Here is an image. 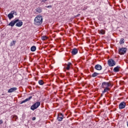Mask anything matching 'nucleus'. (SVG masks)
Instances as JSON below:
<instances>
[{
  "label": "nucleus",
  "mask_w": 128,
  "mask_h": 128,
  "mask_svg": "<svg viewBox=\"0 0 128 128\" xmlns=\"http://www.w3.org/2000/svg\"><path fill=\"white\" fill-rule=\"evenodd\" d=\"M46 8H52V6H47Z\"/></svg>",
  "instance_id": "obj_29"
},
{
  "label": "nucleus",
  "mask_w": 128,
  "mask_h": 128,
  "mask_svg": "<svg viewBox=\"0 0 128 128\" xmlns=\"http://www.w3.org/2000/svg\"><path fill=\"white\" fill-rule=\"evenodd\" d=\"M42 40H48V37L46 36H43L42 38Z\"/></svg>",
  "instance_id": "obj_25"
},
{
  "label": "nucleus",
  "mask_w": 128,
  "mask_h": 128,
  "mask_svg": "<svg viewBox=\"0 0 128 128\" xmlns=\"http://www.w3.org/2000/svg\"><path fill=\"white\" fill-rule=\"evenodd\" d=\"M120 66H117L114 68V72H120Z\"/></svg>",
  "instance_id": "obj_13"
},
{
  "label": "nucleus",
  "mask_w": 128,
  "mask_h": 128,
  "mask_svg": "<svg viewBox=\"0 0 128 128\" xmlns=\"http://www.w3.org/2000/svg\"><path fill=\"white\" fill-rule=\"evenodd\" d=\"M39 84H40V86H44V81L42 80H39L38 82Z\"/></svg>",
  "instance_id": "obj_21"
},
{
  "label": "nucleus",
  "mask_w": 128,
  "mask_h": 128,
  "mask_svg": "<svg viewBox=\"0 0 128 128\" xmlns=\"http://www.w3.org/2000/svg\"><path fill=\"white\" fill-rule=\"evenodd\" d=\"M36 46H32L30 48L31 52H36Z\"/></svg>",
  "instance_id": "obj_18"
},
{
  "label": "nucleus",
  "mask_w": 128,
  "mask_h": 128,
  "mask_svg": "<svg viewBox=\"0 0 128 128\" xmlns=\"http://www.w3.org/2000/svg\"><path fill=\"white\" fill-rule=\"evenodd\" d=\"M23 22H22L20 21H18V22L16 23V26H18V27H20L22 26Z\"/></svg>",
  "instance_id": "obj_14"
},
{
  "label": "nucleus",
  "mask_w": 128,
  "mask_h": 128,
  "mask_svg": "<svg viewBox=\"0 0 128 128\" xmlns=\"http://www.w3.org/2000/svg\"><path fill=\"white\" fill-rule=\"evenodd\" d=\"M104 91L102 92V93L103 94H104V92H109V90H110V88H108H108H104Z\"/></svg>",
  "instance_id": "obj_19"
},
{
  "label": "nucleus",
  "mask_w": 128,
  "mask_h": 128,
  "mask_svg": "<svg viewBox=\"0 0 128 128\" xmlns=\"http://www.w3.org/2000/svg\"><path fill=\"white\" fill-rule=\"evenodd\" d=\"M16 41L14 40H13L12 42H10V46H15L16 45Z\"/></svg>",
  "instance_id": "obj_24"
},
{
  "label": "nucleus",
  "mask_w": 128,
  "mask_h": 128,
  "mask_svg": "<svg viewBox=\"0 0 128 128\" xmlns=\"http://www.w3.org/2000/svg\"><path fill=\"white\" fill-rule=\"evenodd\" d=\"M111 84H110V83H109L108 82H104L102 83V88H108L109 86H110Z\"/></svg>",
  "instance_id": "obj_5"
},
{
  "label": "nucleus",
  "mask_w": 128,
  "mask_h": 128,
  "mask_svg": "<svg viewBox=\"0 0 128 128\" xmlns=\"http://www.w3.org/2000/svg\"><path fill=\"white\" fill-rule=\"evenodd\" d=\"M36 117H33L32 118V120H36Z\"/></svg>",
  "instance_id": "obj_30"
},
{
  "label": "nucleus",
  "mask_w": 128,
  "mask_h": 128,
  "mask_svg": "<svg viewBox=\"0 0 128 128\" xmlns=\"http://www.w3.org/2000/svg\"><path fill=\"white\" fill-rule=\"evenodd\" d=\"M12 118H13L14 120H18V116H13Z\"/></svg>",
  "instance_id": "obj_26"
},
{
  "label": "nucleus",
  "mask_w": 128,
  "mask_h": 128,
  "mask_svg": "<svg viewBox=\"0 0 128 128\" xmlns=\"http://www.w3.org/2000/svg\"><path fill=\"white\" fill-rule=\"evenodd\" d=\"M72 54L74 55L76 54H78V49L76 48H73L72 51Z\"/></svg>",
  "instance_id": "obj_15"
},
{
  "label": "nucleus",
  "mask_w": 128,
  "mask_h": 128,
  "mask_svg": "<svg viewBox=\"0 0 128 128\" xmlns=\"http://www.w3.org/2000/svg\"><path fill=\"white\" fill-rule=\"evenodd\" d=\"M126 52V48H122L118 50V54H124Z\"/></svg>",
  "instance_id": "obj_4"
},
{
  "label": "nucleus",
  "mask_w": 128,
  "mask_h": 128,
  "mask_svg": "<svg viewBox=\"0 0 128 128\" xmlns=\"http://www.w3.org/2000/svg\"><path fill=\"white\" fill-rule=\"evenodd\" d=\"M99 34H106V30H99Z\"/></svg>",
  "instance_id": "obj_20"
},
{
  "label": "nucleus",
  "mask_w": 128,
  "mask_h": 128,
  "mask_svg": "<svg viewBox=\"0 0 128 128\" xmlns=\"http://www.w3.org/2000/svg\"><path fill=\"white\" fill-rule=\"evenodd\" d=\"M72 63L68 62L67 66L66 67V70H70V68H72Z\"/></svg>",
  "instance_id": "obj_16"
},
{
  "label": "nucleus",
  "mask_w": 128,
  "mask_h": 128,
  "mask_svg": "<svg viewBox=\"0 0 128 128\" xmlns=\"http://www.w3.org/2000/svg\"><path fill=\"white\" fill-rule=\"evenodd\" d=\"M108 64L109 66H116V61L112 59H110L108 60Z\"/></svg>",
  "instance_id": "obj_6"
},
{
  "label": "nucleus",
  "mask_w": 128,
  "mask_h": 128,
  "mask_svg": "<svg viewBox=\"0 0 128 128\" xmlns=\"http://www.w3.org/2000/svg\"><path fill=\"white\" fill-rule=\"evenodd\" d=\"M40 106V102H36L32 106H31L30 109L32 110H36V108H38Z\"/></svg>",
  "instance_id": "obj_2"
},
{
  "label": "nucleus",
  "mask_w": 128,
  "mask_h": 128,
  "mask_svg": "<svg viewBox=\"0 0 128 128\" xmlns=\"http://www.w3.org/2000/svg\"><path fill=\"white\" fill-rule=\"evenodd\" d=\"M48 0H42L41 2H43L42 4H44Z\"/></svg>",
  "instance_id": "obj_27"
},
{
  "label": "nucleus",
  "mask_w": 128,
  "mask_h": 128,
  "mask_svg": "<svg viewBox=\"0 0 128 128\" xmlns=\"http://www.w3.org/2000/svg\"><path fill=\"white\" fill-rule=\"evenodd\" d=\"M126 102H122L119 104V108L120 110H122L123 108H126Z\"/></svg>",
  "instance_id": "obj_8"
},
{
  "label": "nucleus",
  "mask_w": 128,
  "mask_h": 128,
  "mask_svg": "<svg viewBox=\"0 0 128 128\" xmlns=\"http://www.w3.org/2000/svg\"><path fill=\"white\" fill-rule=\"evenodd\" d=\"M18 22H20V20L18 19H14V20H12L9 24H8V26H12V28L14 26V24H16Z\"/></svg>",
  "instance_id": "obj_3"
},
{
  "label": "nucleus",
  "mask_w": 128,
  "mask_h": 128,
  "mask_svg": "<svg viewBox=\"0 0 128 128\" xmlns=\"http://www.w3.org/2000/svg\"><path fill=\"white\" fill-rule=\"evenodd\" d=\"M34 24L36 26H40L42 24V16H38L34 20Z\"/></svg>",
  "instance_id": "obj_1"
},
{
  "label": "nucleus",
  "mask_w": 128,
  "mask_h": 128,
  "mask_svg": "<svg viewBox=\"0 0 128 128\" xmlns=\"http://www.w3.org/2000/svg\"><path fill=\"white\" fill-rule=\"evenodd\" d=\"M80 16V14H79L77 15V16Z\"/></svg>",
  "instance_id": "obj_31"
},
{
  "label": "nucleus",
  "mask_w": 128,
  "mask_h": 128,
  "mask_svg": "<svg viewBox=\"0 0 128 128\" xmlns=\"http://www.w3.org/2000/svg\"><path fill=\"white\" fill-rule=\"evenodd\" d=\"M32 96H30L29 98H26L25 100H22L20 104H22L24 102H28L29 100H32Z\"/></svg>",
  "instance_id": "obj_11"
},
{
  "label": "nucleus",
  "mask_w": 128,
  "mask_h": 128,
  "mask_svg": "<svg viewBox=\"0 0 128 128\" xmlns=\"http://www.w3.org/2000/svg\"><path fill=\"white\" fill-rule=\"evenodd\" d=\"M98 74H99L94 72L92 74V78H96V76H98Z\"/></svg>",
  "instance_id": "obj_22"
},
{
  "label": "nucleus",
  "mask_w": 128,
  "mask_h": 128,
  "mask_svg": "<svg viewBox=\"0 0 128 128\" xmlns=\"http://www.w3.org/2000/svg\"><path fill=\"white\" fill-rule=\"evenodd\" d=\"M36 12H38V14H40V12H42V8L38 7V8L36 10Z\"/></svg>",
  "instance_id": "obj_17"
},
{
  "label": "nucleus",
  "mask_w": 128,
  "mask_h": 128,
  "mask_svg": "<svg viewBox=\"0 0 128 128\" xmlns=\"http://www.w3.org/2000/svg\"><path fill=\"white\" fill-rule=\"evenodd\" d=\"M18 90V88L14 87L8 90V92L10 93V92H16Z\"/></svg>",
  "instance_id": "obj_12"
},
{
  "label": "nucleus",
  "mask_w": 128,
  "mask_h": 128,
  "mask_svg": "<svg viewBox=\"0 0 128 128\" xmlns=\"http://www.w3.org/2000/svg\"><path fill=\"white\" fill-rule=\"evenodd\" d=\"M124 39L123 38H121L120 42V44H124Z\"/></svg>",
  "instance_id": "obj_23"
},
{
  "label": "nucleus",
  "mask_w": 128,
  "mask_h": 128,
  "mask_svg": "<svg viewBox=\"0 0 128 128\" xmlns=\"http://www.w3.org/2000/svg\"><path fill=\"white\" fill-rule=\"evenodd\" d=\"M94 68L95 70H102V66L98 64L95 66Z\"/></svg>",
  "instance_id": "obj_10"
},
{
  "label": "nucleus",
  "mask_w": 128,
  "mask_h": 128,
  "mask_svg": "<svg viewBox=\"0 0 128 128\" xmlns=\"http://www.w3.org/2000/svg\"><path fill=\"white\" fill-rule=\"evenodd\" d=\"M14 14V10H12L11 12L8 14L9 20H12V18H13Z\"/></svg>",
  "instance_id": "obj_9"
},
{
  "label": "nucleus",
  "mask_w": 128,
  "mask_h": 128,
  "mask_svg": "<svg viewBox=\"0 0 128 128\" xmlns=\"http://www.w3.org/2000/svg\"><path fill=\"white\" fill-rule=\"evenodd\" d=\"M4 122L2 121V120H0V124H2Z\"/></svg>",
  "instance_id": "obj_28"
},
{
  "label": "nucleus",
  "mask_w": 128,
  "mask_h": 128,
  "mask_svg": "<svg viewBox=\"0 0 128 128\" xmlns=\"http://www.w3.org/2000/svg\"><path fill=\"white\" fill-rule=\"evenodd\" d=\"M57 120L58 122H62L64 120V115H62V114L60 113L58 114Z\"/></svg>",
  "instance_id": "obj_7"
}]
</instances>
